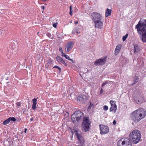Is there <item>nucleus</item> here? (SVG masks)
Listing matches in <instances>:
<instances>
[{"label": "nucleus", "instance_id": "f257e3e1", "mask_svg": "<svg viewBox=\"0 0 146 146\" xmlns=\"http://www.w3.org/2000/svg\"><path fill=\"white\" fill-rule=\"evenodd\" d=\"M74 114H75L76 117L80 119V120L84 119L82 125V130L85 132L88 131L90 125L88 117H87L85 118L83 113L79 110L76 111Z\"/></svg>", "mask_w": 146, "mask_h": 146}, {"label": "nucleus", "instance_id": "f03ea898", "mask_svg": "<svg viewBox=\"0 0 146 146\" xmlns=\"http://www.w3.org/2000/svg\"><path fill=\"white\" fill-rule=\"evenodd\" d=\"M146 115L145 110L142 108L139 109L133 112L131 114V118L136 123Z\"/></svg>", "mask_w": 146, "mask_h": 146}, {"label": "nucleus", "instance_id": "7ed1b4c3", "mask_svg": "<svg viewBox=\"0 0 146 146\" xmlns=\"http://www.w3.org/2000/svg\"><path fill=\"white\" fill-rule=\"evenodd\" d=\"M129 137L133 143L137 144L140 140L141 138V133L138 130H135L130 133Z\"/></svg>", "mask_w": 146, "mask_h": 146}, {"label": "nucleus", "instance_id": "20e7f679", "mask_svg": "<svg viewBox=\"0 0 146 146\" xmlns=\"http://www.w3.org/2000/svg\"><path fill=\"white\" fill-rule=\"evenodd\" d=\"M135 28L137 29V31L141 33L142 31H146V20H145L143 23L139 21L138 24L135 26Z\"/></svg>", "mask_w": 146, "mask_h": 146}, {"label": "nucleus", "instance_id": "39448f33", "mask_svg": "<svg viewBox=\"0 0 146 146\" xmlns=\"http://www.w3.org/2000/svg\"><path fill=\"white\" fill-rule=\"evenodd\" d=\"M135 100L138 104H141L144 100V97L141 92L138 93L136 96Z\"/></svg>", "mask_w": 146, "mask_h": 146}, {"label": "nucleus", "instance_id": "423d86ee", "mask_svg": "<svg viewBox=\"0 0 146 146\" xmlns=\"http://www.w3.org/2000/svg\"><path fill=\"white\" fill-rule=\"evenodd\" d=\"M129 140V139L127 138H125L124 139H121L117 142V146H126V144Z\"/></svg>", "mask_w": 146, "mask_h": 146}, {"label": "nucleus", "instance_id": "0eeeda50", "mask_svg": "<svg viewBox=\"0 0 146 146\" xmlns=\"http://www.w3.org/2000/svg\"><path fill=\"white\" fill-rule=\"evenodd\" d=\"M100 127L101 130L100 133L104 134L108 133L109 131L108 127L107 126L103 125H100Z\"/></svg>", "mask_w": 146, "mask_h": 146}, {"label": "nucleus", "instance_id": "6e6552de", "mask_svg": "<svg viewBox=\"0 0 146 146\" xmlns=\"http://www.w3.org/2000/svg\"><path fill=\"white\" fill-rule=\"evenodd\" d=\"M77 138L80 141L78 146H83L84 145V140L83 137L80 135L78 132L76 131L75 132Z\"/></svg>", "mask_w": 146, "mask_h": 146}, {"label": "nucleus", "instance_id": "1a4fd4ad", "mask_svg": "<svg viewBox=\"0 0 146 146\" xmlns=\"http://www.w3.org/2000/svg\"><path fill=\"white\" fill-rule=\"evenodd\" d=\"M92 16L93 17V21L101 20V16L100 14L97 12H94L92 13Z\"/></svg>", "mask_w": 146, "mask_h": 146}, {"label": "nucleus", "instance_id": "9d476101", "mask_svg": "<svg viewBox=\"0 0 146 146\" xmlns=\"http://www.w3.org/2000/svg\"><path fill=\"white\" fill-rule=\"evenodd\" d=\"M106 57L103 58H101L96 60L94 62V64L96 66L102 65H103L106 61Z\"/></svg>", "mask_w": 146, "mask_h": 146}, {"label": "nucleus", "instance_id": "9b49d317", "mask_svg": "<svg viewBox=\"0 0 146 146\" xmlns=\"http://www.w3.org/2000/svg\"><path fill=\"white\" fill-rule=\"evenodd\" d=\"M74 45L73 43L70 41L68 42L66 44L65 50L67 52H68L72 49Z\"/></svg>", "mask_w": 146, "mask_h": 146}, {"label": "nucleus", "instance_id": "f8f14e48", "mask_svg": "<svg viewBox=\"0 0 146 146\" xmlns=\"http://www.w3.org/2000/svg\"><path fill=\"white\" fill-rule=\"evenodd\" d=\"M139 34L141 35V40L143 42H146V31H142L140 33L139 31H137Z\"/></svg>", "mask_w": 146, "mask_h": 146}, {"label": "nucleus", "instance_id": "ddd939ff", "mask_svg": "<svg viewBox=\"0 0 146 146\" xmlns=\"http://www.w3.org/2000/svg\"><path fill=\"white\" fill-rule=\"evenodd\" d=\"M94 22L95 24V27H96L100 29L102 28L103 22L101 20H97Z\"/></svg>", "mask_w": 146, "mask_h": 146}, {"label": "nucleus", "instance_id": "4468645a", "mask_svg": "<svg viewBox=\"0 0 146 146\" xmlns=\"http://www.w3.org/2000/svg\"><path fill=\"white\" fill-rule=\"evenodd\" d=\"M110 103L111 104V107L110 108V111H111L113 110L115 112L116 111L117 109V106L116 105L113 101L111 100L110 102Z\"/></svg>", "mask_w": 146, "mask_h": 146}, {"label": "nucleus", "instance_id": "2eb2a0df", "mask_svg": "<svg viewBox=\"0 0 146 146\" xmlns=\"http://www.w3.org/2000/svg\"><path fill=\"white\" fill-rule=\"evenodd\" d=\"M71 120L74 123H77L80 121V119L76 117L75 114H73L71 116Z\"/></svg>", "mask_w": 146, "mask_h": 146}, {"label": "nucleus", "instance_id": "dca6fc26", "mask_svg": "<svg viewBox=\"0 0 146 146\" xmlns=\"http://www.w3.org/2000/svg\"><path fill=\"white\" fill-rule=\"evenodd\" d=\"M86 99V96L84 95H80L77 98V100L79 101L80 102L85 101Z\"/></svg>", "mask_w": 146, "mask_h": 146}, {"label": "nucleus", "instance_id": "f3484780", "mask_svg": "<svg viewBox=\"0 0 146 146\" xmlns=\"http://www.w3.org/2000/svg\"><path fill=\"white\" fill-rule=\"evenodd\" d=\"M52 62V60L51 59H48L45 64V68L48 69Z\"/></svg>", "mask_w": 146, "mask_h": 146}, {"label": "nucleus", "instance_id": "a211bd4d", "mask_svg": "<svg viewBox=\"0 0 146 146\" xmlns=\"http://www.w3.org/2000/svg\"><path fill=\"white\" fill-rule=\"evenodd\" d=\"M32 101L33 104L32 105V109L35 110L36 108V106L37 104V99L35 98L33 99Z\"/></svg>", "mask_w": 146, "mask_h": 146}, {"label": "nucleus", "instance_id": "6ab92c4d", "mask_svg": "<svg viewBox=\"0 0 146 146\" xmlns=\"http://www.w3.org/2000/svg\"><path fill=\"white\" fill-rule=\"evenodd\" d=\"M56 59L57 61L60 63H65V61L61 58L58 56L56 57Z\"/></svg>", "mask_w": 146, "mask_h": 146}, {"label": "nucleus", "instance_id": "aec40b11", "mask_svg": "<svg viewBox=\"0 0 146 146\" xmlns=\"http://www.w3.org/2000/svg\"><path fill=\"white\" fill-rule=\"evenodd\" d=\"M121 45L119 44L117 45L115 50V54L116 55L120 50L121 48Z\"/></svg>", "mask_w": 146, "mask_h": 146}, {"label": "nucleus", "instance_id": "412c9836", "mask_svg": "<svg viewBox=\"0 0 146 146\" xmlns=\"http://www.w3.org/2000/svg\"><path fill=\"white\" fill-rule=\"evenodd\" d=\"M134 51L135 53H137L140 51V49L139 46L137 45H134Z\"/></svg>", "mask_w": 146, "mask_h": 146}, {"label": "nucleus", "instance_id": "4be33fe9", "mask_svg": "<svg viewBox=\"0 0 146 146\" xmlns=\"http://www.w3.org/2000/svg\"><path fill=\"white\" fill-rule=\"evenodd\" d=\"M111 10L107 8L106 9V11L105 13V16L107 17L109 16H110L111 15Z\"/></svg>", "mask_w": 146, "mask_h": 146}, {"label": "nucleus", "instance_id": "5701e85b", "mask_svg": "<svg viewBox=\"0 0 146 146\" xmlns=\"http://www.w3.org/2000/svg\"><path fill=\"white\" fill-rule=\"evenodd\" d=\"M138 77L137 76H135L134 78V83L132 84V85H134L138 81Z\"/></svg>", "mask_w": 146, "mask_h": 146}, {"label": "nucleus", "instance_id": "b1692460", "mask_svg": "<svg viewBox=\"0 0 146 146\" xmlns=\"http://www.w3.org/2000/svg\"><path fill=\"white\" fill-rule=\"evenodd\" d=\"M62 56L64 57H65V58L67 59H68V58H69V56H68V55H66L64 53L63 51H62Z\"/></svg>", "mask_w": 146, "mask_h": 146}, {"label": "nucleus", "instance_id": "393cba45", "mask_svg": "<svg viewBox=\"0 0 146 146\" xmlns=\"http://www.w3.org/2000/svg\"><path fill=\"white\" fill-rule=\"evenodd\" d=\"M10 121L9 120V118L5 120L3 122V124L4 125H6L7 124H8L10 122Z\"/></svg>", "mask_w": 146, "mask_h": 146}, {"label": "nucleus", "instance_id": "a878e982", "mask_svg": "<svg viewBox=\"0 0 146 146\" xmlns=\"http://www.w3.org/2000/svg\"><path fill=\"white\" fill-rule=\"evenodd\" d=\"M5 33V31L3 30L0 29V35L3 36Z\"/></svg>", "mask_w": 146, "mask_h": 146}, {"label": "nucleus", "instance_id": "bb28decb", "mask_svg": "<svg viewBox=\"0 0 146 146\" xmlns=\"http://www.w3.org/2000/svg\"><path fill=\"white\" fill-rule=\"evenodd\" d=\"M126 146H132L131 143L129 140L127 143V144H126Z\"/></svg>", "mask_w": 146, "mask_h": 146}, {"label": "nucleus", "instance_id": "cd10ccee", "mask_svg": "<svg viewBox=\"0 0 146 146\" xmlns=\"http://www.w3.org/2000/svg\"><path fill=\"white\" fill-rule=\"evenodd\" d=\"M128 36V34H126L125 36H123L122 40L123 41H124L125 40L126 38Z\"/></svg>", "mask_w": 146, "mask_h": 146}, {"label": "nucleus", "instance_id": "c85d7f7f", "mask_svg": "<svg viewBox=\"0 0 146 146\" xmlns=\"http://www.w3.org/2000/svg\"><path fill=\"white\" fill-rule=\"evenodd\" d=\"M9 120L10 121H15L16 120V119L14 117H10L9 118Z\"/></svg>", "mask_w": 146, "mask_h": 146}, {"label": "nucleus", "instance_id": "c756f323", "mask_svg": "<svg viewBox=\"0 0 146 146\" xmlns=\"http://www.w3.org/2000/svg\"><path fill=\"white\" fill-rule=\"evenodd\" d=\"M72 6H70V11L69 12V14L71 15H72Z\"/></svg>", "mask_w": 146, "mask_h": 146}, {"label": "nucleus", "instance_id": "7c9ffc66", "mask_svg": "<svg viewBox=\"0 0 146 146\" xmlns=\"http://www.w3.org/2000/svg\"><path fill=\"white\" fill-rule=\"evenodd\" d=\"M108 107L107 106H104L103 107V109L105 111H107L108 110Z\"/></svg>", "mask_w": 146, "mask_h": 146}, {"label": "nucleus", "instance_id": "2f4dec72", "mask_svg": "<svg viewBox=\"0 0 146 146\" xmlns=\"http://www.w3.org/2000/svg\"><path fill=\"white\" fill-rule=\"evenodd\" d=\"M75 93H72L70 95L71 97L72 98H76L77 97L76 96H75Z\"/></svg>", "mask_w": 146, "mask_h": 146}, {"label": "nucleus", "instance_id": "473e14b6", "mask_svg": "<svg viewBox=\"0 0 146 146\" xmlns=\"http://www.w3.org/2000/svg\"><path fill=\"white\" fill-rule=\"evenodd\" d=\"M46 35L49 38H52L51 37V36L50 34L49 33H47Z\"/></svg>", "mask_w": 146, "mask_h": 146}, {"label": "nucleus", "instance_id": "72a5a7b5", "mask_svg": "<svg viewBox=\"0 0 146 146\" xmlns=\"http://www.w3.org/2000/svg\"><path fill=\"white\" fill-rule=\"evenodd\" d=\"M107 83H108V82H106H106H104L103 83V84H102V86H105V85H106V84Z\"/></svg>", "mask_w": 146, "mask_h": 146}, {"label": "nucleus", "instance_id": "f704fd0d", "mask_svg": "<svg viewBox=\"0 0 146 146\" xmlns=\"http://www.w3.org/2000/svg\"><path fill=\"white\" fill-rule=\"evenodd\" d=\"M16 105L18 106H21V103L18 102L16 103Z\"/></svg>", "mask_w": 146, "mask_h": 146}, {"label": "nucleus", "instance_id": "c9c22d12", "mask_svg": "<svg viewBox=\"0 0 146 146\" xmlns=\"http://www.w3.org/2000/svg\"><path fill=\"white\" fill-rule=\"evenodd\" d=\"M57 23H54L53 24V26L55 28L56 27Z\"/></svg>", "mask_w": 146, "mask_h": 146}, {"label": "nucleus", "instance_id": "e433bc0d", "mask_svg": "<svg viewBox=\"0 0 146 146\" xmlns=\"http://www.w3.org/2000/svg\"><path fill=\"white\" fill-rule=\"evenodd\" d=\"M93 105V104H92L91 103H90V104L89 106L88 109H89V108H91V107H92Z\"/></svg>", "mask_w": 146, "mask_h": 146}, {"label": "nucleus", "instance_id": "4c0bfd02", "mask_svg": "<svg viewBox=\"0 0 146 146\" xmlns=\"http://www.w3.org/2000/svg\"><path fill=\"white\" fill-rule=\"evenodd\" d=\"M68 60H70L72 62V63H74V61L72 59H70V57L69 58H68Z\"/></svg>", "mask_w": 146, "mask_h": 146}, {"label": "nucleus", "instance_id": "58836bf2", "mask_svg": "<svg viewBox=\"0 0 146 146\" xmlns=\"http://www.w3.org/2000/svg\"><path fill=\"white\" fill-rule=\"evenodd\" d=\"M60 68V67H59V66H54V67H53V68H57V69H58L59 68Z\"/></svg>", "mask_w": 146, "mask_h": 146}, {"label": "nucleus", "instance_id": "ea45409f", "mask_svg": "<svg viewBox=\"0 0 146 146\" xmlns=\"http://www.w3.org/2000/svg\"><path fill=\"white\" fill-rule=\"evenodd\" d=\"M76 29H75V30H74V31H73L72 32V33H73V34H75V32H76Z\"/></svg>", "mask_w": 146, "mask_h": 146}, {"label": "nucleus", "instance_id": "a19ab883", "mask_svg": "<svg viewBox=\"0 0 146 146\" xmlns=\"http://www.w3.org/2000/svg\"><path fill=\"white\" fill-rule=\"evenodd\" d=\"M6 56L7 57V58L9 59L11 58L10 56L9 55H8V54L6 55Z\"/></svg>", "mask_w": 146, "mask_h": 146}, {"label": "nucleus", "instance_id": "79ce46f5", "mask_svg": "<svg viewBox=\"0 0 146 146\" xmlns=\"http://www.w3.org/2000/svg\"><path fill=\"white\" fill-rule=\"evenodd\" d=\"M59 51H60L61 52V53H62V48H59Z\"/></svg>", "mask_w": 146, "mask_h": 146}, {"label": "nucleus", "instance_id": "37998d69", "mask_svg": "<svg viewBox=\"0 0 146 146\" xmlns=\"http://www.w3.org/2000/svg\"><path fill=\"white\" fill-rule=\"evenodd\" d=\"M103 92V89L102 88L101 90L100 91V94H102Z\"/></svg>", "mask_w": 146, "mask_h": 146}, {"label": "nucleus", "instance_id": "c03bdc74", "mask_svg": "<svg viewBox=\"0 0 146 146\" xmlns=\"http://www.w3.org/2000/svg\"><path fill=\"white\" fill-rule=\"evenodd\" d=\"M113 123L114 125H115L116 123V121L114 120L113 121Z\"/></svg>", "mask_w": 146, "mask_h": 146}, {"label": "nucleus", "instance_id": "a18cd8bd", "mask_svg": "<svg viewBox=\"0 0 146 146\" xmlns=\"http://www.w3.org/2000/svg\"><path fill=\"white\" fill-rule=\"evenodd\" d=\"M58 70H59V73H60L61 72V68H59L58 69Z\"/></svg>", "mask_w": 146, "mask_h": 146}, {"label": "nucleus", "instance_id": "49530a36", "mask_svg": "<svg viewBox=\"0 0 146 146\" xmlns=\"http://www.w3.org/2000/svg\"><path fill=\"white\" fill-rule=\"evenodd\" d=\"M65 115H66L67 116H68V112H66V113L65 114Z\"/></svg>", "mask_w": 146, "mask_h": 146}, {"label": "nucleus", "instance_id": "de8ad7c7", "mask_svg": "<svg viewBox=\"0 0 146 146\" xmlns=\"http://www.w3.org/2000/svg\"><path fill=\"white\" fill-rule=\"evenodd\" d=\"M41 7H42V9L43 10L44 9V6H41Z\"/></svg>", "mask_w": 146, "mask_h": 146}, {"label": "nucleus", "instance_id": "09e8293b", "mask_svg": "<svg viewBox=\"0 0 146 146\" xmlns=\"http://www.w3.org/2000/svg\"><path fill=\"white\" fill-rule=\"evenodd\" d=\"M27 130V129L26 128L25 129V133L26 132Z\"/></svg>", "mask_w": 146, "mask_h": 146}, {"label": "nucleus", "instance_id": "8fccbe9b", "mask_svg": "<svg viewBox=\"0 0 146 146\" xmlns=\"http://www.w3.org/2000/svg\"><path fill=\"white\" fill-rule=\"evenodd\" d=\"M76 32H77V34H79V33L77 29H76Z\"/></svg>", "mask_w": 146, "mask_h": 146}, {"label": "nucleus", "instance_id": "3c124183", "mask_svg": "<svg viewBox=\"0 0 146 146\" xmlns=\"http://www.w3.org/2000/svg\"><path fill=\"white\" fill-rule=\"evenodd\" d=\"M78 21H76L75 22V24H78Z\"/></svg>", "mask_w": 146, "mask_h": 146}, {"label": "nucleus", "instance_id": "603ef678", "mask_svg": "<svg viewBox=\"0 0 146 146\" xmlns=\"http://www.w3.org/2000/svg\"><path fill=\"white\" fill-rule=\"evenodd\" d=\"M31 121H33V118H31L30 119Z\"/></svg>", "mask_w": 146, "mask_h": 146}, {"label": "nucleus", "instance_id": "864d4df0", "mask_svg": "<svg viewBox=\"0 0 146 146\" xmlns=\"http://www.w3.org/2000/svg\"><path fill=\"white\" fill-rule=\"evenodd\" d=\"M28 68H29V70H30L31 68V67L30 66H29L28 67Z\"/></svg>", "mask_w": 146, "mask_h": 146}, {"label": "nucleus", "instance_id": "5fc2aeb1", "mask_svg": "<svg viewBox=\"0 0 146 146\" xmlns=\"http://www.w3.org/2000/svg\"><path fill=\"white\" fill-rule=\"evenodd\" d=\"M132 124H133V125H135V124H134V123L132 122Z\"/></svg>", "mask_w": 146, "mask_h": 146}, {"label": "nucleus", "instance_id": "6e6d98bb", "mask_svg": "<svg viewBox=\"0 0 146 146\" xmlns=\"http://www.w3.org/2000/svg\"><path fill=\"white\" fill-rule=\"evenodd\" d=\"M64 64H65V66H67V64H66V63H64Z\"/></svg>", "mask_w": 146, "mask_h": 146}, {"label": "nucleus", "instance_id": "4d7b16f0", "mask_svg": "<svg viewBox=\"0 0 146 146\" xmlns=\"http://www.w3.org/2000/svg\"><path fill=\"white\" fill-rule=\"evenodd\" d=\"M70 23H72V21H70Z\"/></svg>", "mask_w": 146, "mask_h": 146}, {"label": "nucleus", "instance_id": "13d9d810", "mask_svg": "<svg viewBox=\"0 0 146 146\" xmlns=\"http://www.w3.org/2000/svg\"><path fill=\"white\" fill-rule=\"evenodd\" d=\"M26 68H27V67H26Z\"/></svg>", "mask_w": 146, "mask_h": 146}]
</instances>
